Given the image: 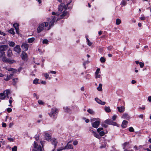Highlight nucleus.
Segmentation results:
<instances>
[{"instance_id":"obj_22","label":"nucleus","mask_w":151,"mask_h":151,"mask_svg":"<svg viewBox=\"0 0 151 151\" xmlns=\"http://www.w3.org/2000/svg\"><path fill=\"white\" fill-rule=\"evenodd\" d=\"M87 111L88 113L91 115H93L95 114L94 111L91 109H88Z\"/></svg>"},{"instance_id":"obj_12","label":"nucleus","mask_w":151,"mask_h":151,"mask_svg":"<svg viewBox=\"0 0 151 151\" xmlns=\"http://www.w3.org/2000/svg\"><path fill=\"white\" fill-rule=\"evenodd\" d=\"M45 139L47 140L48 141L50 140V139L51 138V136L50 134L47 133H45Z\"/></svg>"},{"instance_id":"obj_16","label":"nucleus","mask_w":151,"mask_h":151,"mask_svg":"<svg viewBox=\"0 0 151 151\" xmlns=\"http://www.w3.org/2000/svg\"><path fill=\"white\" fill-rule=\"evenodd\" d=\"M128 122L126 120H124L123 121L122 124V127L123 128H125L127 127V124Z\"/></svg>"},{"instance_id":"obj_63","label":"nucleus","mask_w":151,"mask_h":151,"mask_svg":"<svg viewBox=\"0 0 151 151\" xmlns=\"http://www.w3.org/2000/svg\"><path fill=\"white\" fill-rule=\"evenodd\" d=\"M15 29L16 33L18 34L19 33V28H17V29Z\"/></svg>"},{"instance_id":"obj_7","label":"nucleus","mask_w":151,"mask_h":151,"mask_svg":"<svg viewBox=\"0 0 151 151\" xmlns=\"http://www.w3.org/2000/svg\"><path fill=\"white\" fill-rule=\"evenodd\" d=\"M14 50L15 52L19 54L21 52V49L20 47V46L19 45H17L14 48Z\"/></svg>"},{"instance_id":"obj_56","label":"nucleus","mask_w":151,"mask_h":151,"mask_svg":"<svg viewBox=\"0 0 151 151\" xmlns=\"http://www.w3.org/2000/svg\"><path fill=\"white\" fill-rule=\"evenodd\" d=\"M33 96L35 97H36L37 99H38L39 98L38 96H37L35 93L33 94Z\"/></svg>"},{"instance_id":"obj_17","label":"nucleus","mask_w":151,"mask_h":151,"mask_svg":"<svg viewBox=\"0 0 151 151\" xmlns=\"http://www.w3.org/2000/svg\"><path fill=\"white\" fill-rule=\"evenodd\" d=\"M123 116L124 118L126 119L129 120L130 118V117L129 116V115L127 113H125L123 114Z\"/></svg>"},{"instance_id":"obj_31","label":"nucleus","mask_w":151,"mask_h":151,"mask_svg":"<svg viewBox=\"0 0 151 151\" xmlns=\"http://www.w3.org/2000/svg\"><path fill=\"white\" fill-rule=\"evenodd\" d=\"M13 26L15 29H17V28H19V24H17V23H15L14 24H13Z\"/></svg>"},{"instance_id":"obj_41","label":"nucleus","mask_w":151,"mask_h":151,"mask_svg":"<svg viewBox=\"0 0 151 151\" xmlns=\"http://www.w3.org/2000/svg\"><path fill=\"white\" fill-rule=\"evenodd\" d=\"M86 40H87L88 44L89 46H91L92 44V43L90 42V40L88 38H87Z\"/></svg>"},{"instance_id":"obj_30","label":"nucleus","mask_w":151,"mask_h":151,"mask_svg":"<svg viewBox=\"0 0 151 151\" xmlns=\"http://www.w3.org/2000/svg\"><path fill=\"white\" fill-rule=\"evenodd\" d=\"M121 20L119 19H117L116 20V25H118L120 24L121 23Z\"/></svg>"},{"instance_id":"obj_54","label":"nucleus","mask_w":151,"mask_h":151,"mask_svg":"<svg viewBox=\"0 0 151 151\" xmlns=\"http://www.w3.org/2000/svg\"><path fill=\"white\" fill-rule=\"evenodd\" d=\"M8 140L10 142H12L14 141V139L12 138H7Z\"/></svg>"},{"instance_id":"obj_18","label":"nucleus","mask_w":151,"mask_h":151,"mask_svg":"<svg viewBox=\"0 0 151 151\" xmlns=\"http://www.w3.org/2000/svg\"><path fill=\"white\" fill-rule=\"evenodd\" d=\"M13 75V74H11L9 75H7L6 77L4 79V80L6 81H9L10 79L12 77Z\"/></svg>"},{"instance_id":"obj_20","label":"nucleus","mask_w":151,"mask_h":151,"mask_svg":"<svg viewBox=\"0 0 151 151\" xmlns=\"http://www.w3.org/2000/svg\"><path fill=\"white\" fill-rule=\"evenodd\" d=\"M4 93H6V97H7L8 99L9 98V95L10 93V91L9 90H7L4 91Z\"/></svg>"},{"instance_id":"obj_37","label":"nucleus","mask_w":151,"mask_h":151,"mask_svg":"<svg viewBox=\"0 0 151 151\" xmlns=\"http://www.w3.org/2000/svg\"><path fill=\"white\" fill-rule=\"evenodd\" d=\"M71 2V1H69L66 5H65L64 7V9H68V6L70 4Z\"/></svg>"},{"instance_id":"obj_21","label":"nucleus","mask_w":151,"mask_h":151,"mask_svg":"<svg viewBox=\"0 0 151 151\" xmlns=\"http://www.w3.org/2000/svg\"><path fill=\"white\" fill-rule=\"evenodd\" d=\"M35 40L34 37H32L28 39V42L31 43L33 42Z\"/></svg>"},{"instance_id":"obj_35","label":"nucleus","mask_w":151,"mask_h":151,"mask_svg":"<svg viewBox=\"0 0 151 151\" xmlns=\"http://www.w3.org/2000/svg\"><path fill=\"white\" fill-rule=\"evenodd\" d=\"M9 71H12L13 73H16L17 72V70L12 68H9L8 70Z\"/></svg>"},{"instance_id":"obj_14","label":"nucleus","mask_w":151,"mask_h":151,"mask_svg":"<svg viewBox=\"0 0 151 151\" xmlns=\"http://www.w3.org/2000/svg\"><path fill=\"white\" fill-rule=\"evenodd\" d=\"M117 108L119 112L120 113L123 112L125 110V107L124 106H118Z\"/></svg>"},{"instance_id":"obj_6","label":"nucleus","mask_w":151,"mask_h":151,"mask_svg":"<svg viewBox=\"0 0 151 151\" xmlns=\"http://www.w3.org/2000/svg\"><path fill=\"white\" fill-rule=\"evenodd\" d=\"M29 47V45L25 43H23L21 45L22 48L25 51L28 50Z\"/></svg>"},{"instance_id":"obj_19","label":"nucleus","mask_w":151,"mask_h":151,"mask_svg":"<svg viewBox=\"0 0 151 151\" xmlns=\"http://www.w3.org/2000/svg\"><path fill=\"white\" fill-rule=\"evenodd\" d=\"M6 97V93H4V92L2 93H0V99H3Z\"/></svg>"},{"instance_id":"obj_62","label":"nucleus","mask_w":151,"mask_h":151,"mask_svg":"<svg viewBox=\"0 0 151 151\" xmlns=\"http://www.w3.org/2000/svg\"><path fill=\"white\" fill-rule=\"evenodd\" d=\"M12 97H11L10 98V99L9 100V102L10 103V104H12Z\"/></svg>"},{"instance_id":"obj_33","label":"nucleus","mask_w":151,"mask_h":151,"mask_svg":"<svg viewBox=\"0 0 151 151\" xmlns=\"http://www.w3.org/2000/svg\"><path fill=\"white\" fill-rule=\"evenodd\" d=\"M127 1H126L122 0L121 3V4L124 6L127 4Z\"/></svg>"},{"instance_id":"obj_10","label":"nucleus","mask_w":151,"mask_h":151,"mask_svg":"<svg viewBox=\"0 0 151 151\" xmlns=\"http://www.w3.org/2000/svg\"><path fill=\"white\" fill-rule=\"evenodd\" d=\"M8 47V46L7 45H0V50L4 52Z\"/></svg>"},{"instance_id":"obj_51","label":"nucleus","mask_w":151,"mask_h":151,"mask_svg":"<svg viewBox=\"0 0 151 151\" xmlns=\"http://www.w3.org/2000/svg\"><path fill=\"white\" fill-rule=\"evenodd\" d=\"M78 143V141L77 140H75L73 142V144L74 145H77Z\"/></svg>"},{"instance_id":"obj_47","label":"nucleus","mask_w":151,"mask_h":151,"mask_svg":"<svg viewBox=\"0 0 151 151\" xmlns=\"http://www.w3.org/2000/svg\"><path fill=\"white\" fill-rule=\"evenodd\" d=\"M107 48L108 50H111L113 48V47L112 46H109L107 47Z\"/></svg>"},{"instance_id":"obj_40","label":"nucleus","mask_w":151,"mask_h":151,"mask_svg":"<svg viewBox=\"0 0 151 151\" xmlns=\"http://www.w3.org/2000/svg\"><path fill=\"white\" fill-rule=\"evenodd\" d=\"M63 9V7L61 5L59 6L58 8V11H60V12H61L62 10Z\"/></svg>"},{"instance_id":"obj_29","label":"nucleus","mask_w":151,"mask_h":151,"mask_svg":"<svg viewBox=\"0 0 151 151\" xmlns=\"http://www.w3.org/2000/svg\"><path fill=\"white\" fill-rule=\"evenodd\" d=\"M12 55V50H9L8 51L7 56L9 57H11Z\"/></svg>"},{"instance_id":"obj_3","label":"nucleus","mask_w":151,"mask_h":151,"mask_svg":"<svg viewBox=\"0 0 151 151\" xmlns=\"http://www.w3.org/2000/svg\"><path fill=\"white\" fill-rule=\"evenodd\" d=\"M34 146L35 148L37 149V150H33V151H42V148L41 146H39L38 145L36 144L35 142H34Z\"/></svg>"},{"instance_id":"obj_4","label":"nucleus","mask_w":151,"mask_h":151,"mask_svg":"<svg viewBox=\"0 0 151 151\" xmlns=\"http://www.w3.org/2000/svg\"><path fill=\"white\" fill-rule=\"evenodd\" d=\"M100 123V120H96V121H95L94 122L92 123V127L95 128H98Z\"/></svg>"},{"instance_id":"obj_1","label":"nucleus","mask_w":151,"mask_h":151,"mask_svg":"<svg viewBox=\"0 0 151 151\" xmlns=\"http://www.w3.org/2000/svg\"><path fill=\"white\" fill-rule=\"evenodd\" d=\"M2 58L3 62L8 63L10 64L14 63L16 62L14 60H10L7 58L6 57L4 52L0 50V59Z\"/></svg>"},{"instance_id":"obj_9","label":"nucleus","mask_w":151,"mask_h":151,"mask_svg":"<svg viewBox=\"0 0 151 151\" xmlns=\"http://www.w3.org/2000/svg\"><path fill=\"white\" fill-rule=\"evenodd\" d=\"M21 56L22 59L23 60H27V54L24 51H22Z\"/></svg>"},{"instance_id":"obj_28","label":"nucleus","mask_w":151,"mask_h":151,"mask_svg":"<svg viewBox=\"0 0 151 151\" xmlns=\"http://www.w3.org/2000/svg\"><path fill=\"white\" fill-rule=\"evenodd\" d=\"M8 32L11 34L14 35L15 34V33L14 31V29L13 28H11L8 31Z\"/></svg>"},{"instance_id":"obj_27","label":"nucleus","mask_w":151,"mask_h":151,"mask_svg":"<svg viewBox=\"0 0 151 151\" xmlns=\"http://www.w3.org/2000/svg\"><path fill=\"white\" fill-rule=\"evenodd\" d=\"M102 85L101 83H100L99 85V87L97 88V90L99 91H102Z\"/></svg>"},{"instance_id":"obj_26","label":"nucleus","mask_w":151,"mask_h":151,"mask_svg":"<svg viewBox=\"0 0 151 151\" xmlns=\"http://www.w3.org/2000/svg\"><path fill=\"white\" fill-rule=\"evenodd\" d=\"M94 136L96 138L100 139L101 138V136L98 134L93 132Z\"/></svg>"},{"instance_id":"obj_5","label":"nucleus","mask_w":151,"mask_h":151,"mask_svg":"<svg viewBox=\"0 0 151 151\" xmlns=\"http://www.w3.org/2000/svg\"><path fill=\"white\" fill-rule=\"evenodd\" d=\"M58 112V110L56 108H53L52 109L50 113H48V114L51 117L53 114H56Z\"/></svg>"},{"instance_id":"obj_36","label":"nucleus","mask_w":151,"mask_h":151,"mask_svg":"<svg viewBox=\"0 0 151 151\" xmlns=\"http://www.w3.org/2000/svg\"><path fill=\"white\" fill-rule=\"evenodd\" d=\"M39 79L37 78L35 79L33 81V83L35 84H37L38 83Z\"/></svg>"},{"instance_id":"obj_39","label":"nucleus","mask_w":151,"mask_h":151,"mask_svg":"<svg viewBox=\"0 0 151 151\" xmlns=\"http://www.w3.org/2000/svg\"><path fill=\"white\" fill-rule=\"evenodd\" d=\"M67 14V12L65 11H64L63 12V14L60 15V16L62 17L65 16Z\"/></svg>"},{"instance_id":"obj_46","label":"nucleus","mask_w":151,"mask_h":151,"mask_svg":"<svg viewBox=\"0 0 151 151\" xmlns=\"http://www.w3.org/2000/svg\"><path fill=\"white\" fill-rule=\"evenodd\" d=\"M111 125H113L114 126H116L117 125V123L116 122H113L112 120V121H111Z\"/></svg>"},{"instance_id":"obj_34","label":"nucleus","mask_w":151,"mask_h":151,"mask_svg":"<svg viewBox=\"0 0 151 151\" xmlns=\"http://www.w3.org/2000/svg\"><path fill=\"white\" fill-rule=\"evenodd\" d=\"M67 146H68V149H73V147L72 145L69 144L68 143L67 144Z\"/></svg>"},{"instance_id":"obj_49","label":"nucleus","mask_w":151,"mask_h":151,"mask_svg":"<svg viewBox=\"0 0 151 151\" xmlns=\"http://www.w3.org/2000/svg\"><path fill=\"white\" fill-rule=\"evenodd\" d=\"M140 66L141 68H142L144 67V64L143 63L140 62L139 63Z\"/></svg>"},{"instance_id":"obj_53","label":"nucleus","mask_w":151,"mask_h":151,"mask_svg":"<svg viewBox=\"0 0 151 151\" xmlns=\"http://www.w3.org/2000/svg\"><path fill=\"white\" fill-rule=\"evenodd\" d=\"M7 111L8 112H10L12 111V109L11 108H8L7 109Z\"/></svg>"},{"instance_id":"obj_2","label":"nucleus","mask_w":151,"mask_h":151,"mask_svg":"<svg viewBox=\"0 0 151 151\" xmlns=\"http://www.w3.org/2000/svg\"><path fill=\"white\" fill-rule=\"evenodd\" d=\"M49 24L48 22H44L40 24L37 28V31L38 33L41 32L43 29L44 26L47 27L48 26Z\"/></svg>"},{"instance_id":"obj_43","label":"nucleus","mask_w":151,"mask_h":151,"mask_svg":"<svg viewBox=\"0 0 151 151\" xmlns=\"http://www.w3.org/2000/svg\"><path fill=\"white\" fill-rule=\"evenodd\" d=\"M129 130L130 132H134V128L132 127H130L129 128Z\"/></svg>"},{"instance_id":"obj_48","label":"nucleus","mask_w":151,"mask_h":151,"mask_svg":"<svg viewBox=\"0 0 151 151\" xmlns=\"http://www.w3.org/2000/svg\"><path fill=\"white\" fill-rule=\"evenodd\" d=\"M96 118H93V119H91V120H90V121H91V122H92V123L93 122H94L95 121H96Z\"/></svg>"},{"instance_id":"obj_61","label":"nucleus","mask_w":151,"mask_h":151,"mask_svg":"<svg viewBox=\"0 0 151 151\" xmlns=\"http://www.w3.org/2000/svg\"><path fill=\"white\" fill-rule=\"evenodd\" d=\"M2 126L3 127H6V124L5 123H3L2 124Z\"/></svg>"},{"instance_id":"obj_59","label":"nucleus","mask_w":151,"mask_h":151,"mask_svg":"<svg viewBox=\"0 0 151 151\" xmlns=\"http://www.w3.org/2000/svg\"><path fill=\"white\" fill-rule=\"evenodd\" d=\"M64 149L63 147H61L58 150V151H61Z\"/></svg>"},{"instance_id":"obj_45","label":"nucleus","mask_w":151,"mask_h":151,"mask_svg":"<svg viewBox=\"0 0 151 151\" xmlns=\"http://www.w3.org/2000/svg\"><path fill=\"white\" fill-rule=\"evenodd\" d=\"M100 70V68H97V69L96 72H95V75H97V74H98L99 73Z\"/></svg>"},{"instance_id":"obj_8","label":"nucleus","mask_w":151,"mask_h":151,"mask_svg":"<svg viewBox=\"0 0 151 151\" xmlns=\"http://www.w3.org/2000/svg\"><path fill=\"white\" fill-rule=\"evenodd\" d=\"M103 128L102 127L99 128L97 129V131L99 133V135L100 136H104L105 134V132L103 131Z\"/></svg>"},{"instance_id":"obj_55","label":"nucleus","mask_w":151,"mask_h":151,"mask_svg":"<svg viewBox=\"0 0 151 151\" xmlns=\"http://www.w3.org/2000/svg\"><path fill=\"white\" fill-rule=\"evenodd\" d=\"M44 76L47 79L48 78L49 75L47 73H46L45 74Z\"/></svg>"},{"instance_id":"obj_42","label":"nucleus","mask_w":151,"mask_h":151,"mask_svg":"<svg viewBox=\"0 0 151 151\" xmlns=\"http://www.w3.org/2000/svg\"><path fill=\"white\" fill-rule=\"evenodd\" d=\"M12 151H17V147L16 146H14L12 149Z\"/></svg>"},{"instance_id":"obj_11","label":"nucleus","mask_w":151,"mask_h":151,"mask_svg":"<svg viewBox=\"0 0 151 151\" xmlns=\"http://www.w3.org/2000/svg\"><path fill=\"white\" fill-rule=\"evenodd\" d=\"M56 19V18L55 17H54L52 18V20L50 22L49 27L47 29V30H49L50 29V27L53 26V25H54V22H55V21Z\"/></svg>"},{"instance_id":"obj_52","label":"nucleus","mask_w":151,"mask_h":151,"mask_svg":"<svg viewBox=\"0 0 151 151\" xmlns=\"http://www.w3.org/2000/svg\"><path fill=\"white\" fill-rule=\"evenodd\" d=\"M38 103L40 104L43 105L44 104V103L41 100H39L38 101Z\"/></svg>"},{"instance_id":"obj_25","label":"nucleus","mask_w":151,"mask_h":151,"mask_svg":"<svg viewBox=\"0 0 151 151\" xmlns=\"http://www.w3.org/2000/svg\"><path fill=\"white\" fill-rule=\"evenodd\" d=\"M112 120L110 119H107L104 121V123L109 124H111Z\"/></svg>"},{"instance_id":"obj_15","label":"nucleus","mask_w":151,"mask_h":151,"mask_svg":"<svg viewBox=\"0 0 151 151\" xmlns=\"http://www.w3.org/2000/svg\"><path fill=\"white\" fill-rule=\"evenodd\" d=\"M52 144L54 145V148L55 149L56 147L57 142L56 141V139L55 138H53L52 139Z\"/></svg>"},{"instance_id":"obj_50","label":"nucleus","mask_w":151,"mask_h":151,"mask_svg":"<svg viewBox=\"0 0 151 151\" xmlns=\"http://www.w3.org/2000/svg\"><path fill=\"white\" fill-rule=\"evenodd\" d=\"M18 80V78H15L13 79V81L14 83L15 84L17 82Z\"/></svg>"},{"instance_id":"obj_32","label":"nucleus","mask_w":151,"mask_h":151,"mask_svg":"<svg viewBox=\"0 0 151 151\" xmlns=\"http://www.w3.org/2000/svg\"><path fill=\"white\" fill-rule=\"evenodd\" d=\"M129 144V142H126L124 143L123 144V148L124 149H125V147L126 146L128 145Z\"/></svg>"},{"instance_id":"obj_23","label":"nucleus","mask_w":151,"mask_h":151,"mask_svg":"<svg viewBox=\"0 0 151 151\" xmlns=\"http://www.w3.org/2000/svg\"><path fill=\"white\" fill-rule=\"evenodd\" d=\"M104 109L105 111L107 112H110L111 111V110L109 107L105 106Z\"/></svg>"},{"instance_id":"obj_13","label":"nucleus","mask_w":151,"mask_h":151,"mask_svg":"<svg viewBox=\"0 0 151 151\" xmlns=\"http://www.w3.org/2000/svg\"><path fill=\"white\" fill-rule=\"evenodd\" d=\"M95 100L99 104L102 105H104L105 104L106 102L104 101H102L97 98H96L95 99Z\"/></svg>"},{"instance_id":"obj_60","label":"nucleus","mask_w":151,"mask_h":151,"mask_svg":"<svg viewBox=\"0 0 151 151\" xmlns=\"http://www.w3.org/2000/svg\"><path fill=\"white\" fill-rule=\"evenodd\" d=\"M0 34H1V35H4V36H5L6 35V34L2 32H1L0 31Z\"/></svg>"},{"instance_id":"obj_64","label":"nucleus","mask_w":151,"mask_h":151,"mask_svg":"<svg viewBox=\"0 0 151 151\" xmlns=\"http://www.w3.org/2000/svg\"><path fill=\"white\" fill-rule=\"evenodd\" d=\"M101 125H102V127H105L106 128H107L108 126L106 124H102Z\"/></svg>"},{"instance_id":"obj_57","label":"nucleus","mask_w":151,"mask_h":151,"mask_svg":"<svg viewBox=\"0 0 151 151\" xmlns=\"http://www.w3.org/2000/svg\"><path fill=\"white\" fill-rule=\"evenodd\" d=\"M116 117H117V116H116V115H114L113 116H112V119L114 121L116 119Z\"/></svg>"},{"instance_id":"obj_58","label":"nucleus","mask_w":151,"mask_h":151,"mask_svg":"<svg viewBox=\"0 0 151 151\" xmlns=\"http://www.w3.org/2000/svg\"><path fill=\"white\" fill-rule=\"evenodd\" d=\"M106 146V145H102L101 146H100V148L101 149H102V148L105 147Z\"/></svg>"},{"instance_id":"obj_24","label":"nucleus","mask_w":151,"mask_h":151,"mask_svg":"<svg viewBox=\"0 0 151 151\" xmlns=\"http://www.w3.org/2000/svg\"><path fill=\"white\" fill-rule=\"evenodd\" d=\"M9 45L10 47H14L15 44L14 42L12 41H9Z\"/></svg>"},{"instance_id":"obj_44","label":"nucleus","mask_w":151,"mask_h":151,"mask_svg":"<svg viewBox=\"0 0 151 151\" xmlns=\"http://www.w3.org/2000/svg\"><path fill=\"white\" fill-rule=\"evenodd\" d=\"M48 42V41L47 39H44L42 41L43 44H47Z\"/></svg>"},{"instance_id":"obj_38","label":"nucleus","mask_w":151,"mask_h":151,"mask_svg":"<svg viewBox=\"0 0 151 151\" xmlns=\"http://www.w3.org/2000/svg\"><path fill=\"white\" fill-rule=\"evenodd\" d=\"M100 60L101 63H104L106 61V59L105 58H104L103 57H101L100 59Z\"/></svg>"}]
</instances>
